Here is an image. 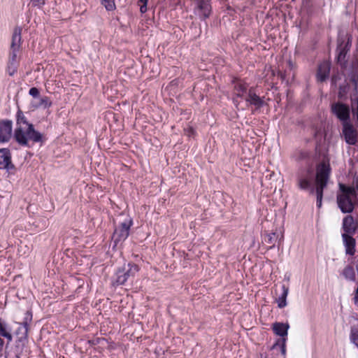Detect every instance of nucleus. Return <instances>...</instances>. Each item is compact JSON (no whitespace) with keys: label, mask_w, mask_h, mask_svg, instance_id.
<instances>
[{"label":"nucleus","mask_w":358,"mask_h":358,"mask_svg":"<svg viewBox=\"0 0 358 358\" xmlns=\"http://www.w3.org/2000/svg\"><path fill=\"white\" fill-rule=\"evenodd\" d=\"M331 169L329 163L322 162L317 166L315 175V188L311 187V180L313 176L312 168L301 170L297 175V185L301 189H310V193L315 191L317 206L321 208L323 191L327 187L330 178Z\"/></svg>","instance_id":"f257e3e1"},{"label":"nucleus","mask_w":358,"mask_h":358,"mask_svg":"<svg viewBox=\"0 0 358 358\" xmlns=\"http://www.w3.org/2000/svg\"><path fill=\"white\" fill-rule=\"evenodd\" d=\"M32 320V314L31 311H27L22 326L19 327L17 334H21L18 338L15 345L9 346L10 343H7L6 345V358H20L22 353V350L27 339L29 325Z\"/></svg>","instance_id":"f03ea898"},{"label":"nucleus","mask_w":358,"mask_h":358,"mask_svg":"<svg viewBox=\"0 0 358 358\" xmlns=\"http://www.w3.org/2000/svg\"><path fill=\"white\" fill-rule=\"evenodd\" d=\"M14 138L20 145L28 147H29V141L33 143H43L44 141L43 135L35 130L33 124H29L27 127H16L14 131Z\"/></svg>","instance_id":"7ed1b4c3"},{"label":"nucleus","mask_w":358,"mask_h":358,"mask_svg":"<svg viewBox=\"0 0 358 358\" xmlns=\"http://www.w3.org/2000/svg\"><path fill=\"white\" fill-rule=\"evenodd\" d=\"M338 191L336 195V202L338 208L343 213H350L355 208L351 196H354V190L343 183H338Z\"/></svg>","instance_id":"20e7f679"},{"label":"nucleus","mask_w":358,"mask_h":358,"mask_svg":"<svg viewBox=\"0 0 358 358\" xmlns=\"http://www.w3.org/2000/svg\"><path fill=\"white\" fill-rule=\"evenodd\" d=\"M289 327V326L288 324L281 322H275L273 324V332L282 338L277 341V342L272 346V349L275 350L279 348L284 357L286 355V338L285 337L287 335Z\"/></svg>","instance_id":"39448f33"},{"label":"nucleus","mask_w":358,"mask_h":358,"mask_svg":"<svg viewBox=\"0 0 358 358\" xmlns=\"http://www.w3.org/2000/svg\"><path fill=\"white\" fill-rule=\"evenodd\" d=\"M138 270L139 268L138 265L130 263L127 264V268L124 266L123 268H119L116 272V278L113 281V285H124L130 277L134 276Z\"/></svg>","instance_id":"423d86ee"},{"label":"nucleus","mask_w":358,"mask_h":358,"mask_svg":"<svg viewBox=\"0 0 358 358\" xmlns=\"http://www.w3.org/2000/svg\"><path fill=\"white\" fill-rule=\"evenodd\" d=\"M331 110L332 113L343 122V124L349 122L350 108L348 105L341 102L334 103L331 104Z\"/></svg>","instance_id":"0eeeda50"},{"label":"nucleus","mask_w":358,"mask_h":358,"mask_svg":"<svg viewBox=\"0 0 358 358\" xmlns=\"http://www.w3.org/2000/svg\"><path fill=\"white\" fill-rule=\"evenodd\" d=\"M132 224L131 220L123 222L114 231L113 239L117 245L119 242L124 241L129 234L130 227Z\"/></svg>","instance_id":"6e6552de"},{"label":"nucleus","mask_w":358,"mask_h":358,"mask_svg":"<svg viewBox=\"0 0 358 358\" xmlns=\"http://www.w3.org/2000/svg\"><path fill=\"white\" fill-rule=\"evenodd\" d=\"M343 134L348 144L355 145L357 143V131L350 122L343 124Z\"/></svg>","instance_id":"1a4fd4ad"},{"label":"nucleus","mask_w":358,"mask_h":358,"mask_svg":"<svg viewBox=\"0 0 358 358\" xmlns=\"http://www.w3.org/2000/svg\"><path fill=\"white\" fill-rule=\"evenodd\" d=\"M13 123L11 120L0 121V143L8 142L12 136Z\"/></svg>","instance_id":"9d476101"},{"label":"nucleus","mask_w":358,"mask_h":358,"mask_svg":"<svg viewBox=\"0 0 358 358\" xmlns=\"http://www.w3.org/2000/svg\"><path fill=\"white\" fill-rule=\"evenodd\" d=\"M0 169H6L13 173L15 169L14 165L11 162V155L10 150L7 148L0 149Z\"/></svg>","instance_id":"9b49d317"},{"label":"nucleus","mask_w":358,"mask_h":358,"mask_svg":"<svg viewBox=\"0 0 358 358\" xmlns=\"http://www.w3.org/2000/svg\"><path fill=\"white\" fill-rule=\"evenodd\" d=\"M22 27H16L13 33L12 41L10 44V52L17 53L22 45Z\"/></svg>","instance_id":"f8f14e48"},{"label":"nucleus","mask_w":358,"mask_h":358,"mask_svg":"<svg viewBox=\"0 0 358 358\" xmlns=\"http://www.w3.org/2000/svg\"><path fill=\"white\" fill-rule=\"evenodd\" d=\"M351 81L355 85V92L350 96L351 99V108L354 117H357L358 120V75H353L351 78Z\"/></svg>","instance_id":"ddd939ff"},{"label":"nucleus","mask_w":358,"mask_h":358,"mask_svg":"<svg viewBox=\"0 0 358 358\" xmlns=\"http://www.w3.org/2000/svg\"><path fill=\"white\" fill-rule=\"evenodd\" d=\"M282 239H283L282 234H281L280 236L279 234H276L275 232H271V233L266 232L264 234L263 243L264 244L267 245L268 249H271L275 247V243L277 242L278 243V247H279Z\"/></svg>","instance_id":"4468645a"},{"label":"nucleus","mask_w":358,"mask_h":358,"mask_svg":"<svg viewBox=\"0 0 358 358\" xmlns=\"http://www.w3.org/2000/svg\"><path fill=\"white\" fill-rule=\"evenodd\" d=\"M352 234H343L342 237L345 247V252L350 255H354L355 253L356 241L352 237Z\"/></svg>","instance_id":"2eb2a0df"},{"label":"nucleus","mask_w":358,"mask_h":358,"mask_svg":"<svg viewBox=\"0 0 358 358\" xmlns=\"http://www.w3.org/2000/svg\"><path fill=\"white\" fill-rule=\"evenodd\" d=\"M197 8L199 15L203 19H206L210 15L211 7L208 1L206 0H196Z\"/></svg>","instance_id":"dca6fc26"},{"label":"nucleus","mask_w":358,"mask_h":358,"mask_svg":"<svg viewBox=\"0 0 358 358\" xmlns=\"http://www.w3.org/2000/svg\"><path fill=\"white\" fill-rule=\"evenodd\" d=\"M357 224L355 222L354 218L352 215H347L344 217L343 221V229L345 231L344 234H354L357 229Z\"/></svg>","instance_id":"f3484780"},{"label":"nucleus","mask_w":358,"mask_h":358,"mask_svg":"<svg viewBox=\"0 0 358 358\" xmlns=\"http://www.w3.org/2000/svg\"><path fill=\"white\" fill-rule=\"evenodd\" d=\"M331 69L330 63L328 62H323L318 67L317 77L320 82L324 81L329 75Z\"/></svg>","instance_id":"a211bd4d"},{"label":"nucleus","mask_w":358,"mask_h":358,"mask_svg":"<svg viewBox=\"0 0 358 358\" xmlns=\"http://www.w3.org/2000/svg\"><path fill=\"white\" fill-rule=\"evenodd\" d=\"M245 100L251 105H254L257 108H261L264 104L262 99L257 96L252 89L249 90Z\"/></svg>","instance_id":"6ab92c4d"},{"label":"nucleus","mask_w":358,"mask_h":358,"mask_svg":"<svg viewBox=\"0 0 358 358\" xmlns=\"http://www.w3.org/2000/svg\"><path fill=\"white\" fill-rule=\"evenodd\" d=\"M18 62L17 60V54L10 52V57L7 66V71L10 76H13L17 70Z\"/></svg>","instance_id":"aec40b11"},{"label":"nucleus","mask_w":358,"mask_h":358,"mask_svg":"<svg viewBox=\"0 0 358 358\" xmlns=\"http://www.w3.org/2000/svg\"><path fill=\"white\" fill-rule=\"evenodd\" d=\"M289 292V288L285 285H282L281 287V293L278 297L275 299L278 303V306L280 308H282L287 306V296Z\"/></svg>","instance_id":"412c9836"},{"label":"nucleus","mask_w":358,"mask_h":358,"mask_svg":"<svg viewBox=\"0 0 358 358\" xmlns=\"http://www.w3.org/2000/svg\"><path fill=\"white\" fill-rule=\"evenodd\" d=\"M248 86L245 83L241 80H238L234 83V93L238 97H243L247 92Z\"/></svg>","instance_id":"4be33fe9"},{"label":"nucleus","mask_w":358,"mask_h":358,"mask_svg":"<svg viewBox=\"0 0 358 358\" xmlns=\"http://www.w3.org/2000/svg\"><path fill=\"white\" fill-rule=\"evenodd\" d=\"M342 275L346 280L350 281H355L356 279L355 269L351 265H348L343 268Z\"/></svg>","instance_id":"5701e85b"},{"label":"nucleus","mask_w":358,"mask_h":358,"mask_svg":"<svg viewBox=\"0 0 358 358\" xmlns=\"http://www.w3.org/2000/svg\"><path fill=\"white\" fill-rule=\"evenodd\" d=\"M29 124H31L27 122L23 112L21 110H18L17 112V127H27Z\"/></svg>","instance_id":"b1692460"},{"label":"nucleus","mask_w":358,"mask_h":358,"mask_svg":"<svg viewBox=\"0 0 358 358\" xmlns=\"http://www.w3.org/2000/svg\"><path fill=\"white\" fill-rule=\"evenodd\" d=\"M0 336L8 340L7 343H10L13 339L12 334L6 330V325L0 321Z\"/></svg>","instance_id":"393cba45"},{"label":"nucleus","mask_w":358,"mask_h":358,"mask_svg":"<svg viewBox=\"0 0 358 358\" xmlns=\"http://www.w3.org/2000/svg\"><path fill=\"white\" fill-rule=\"evenodd\" d=\"M350 86L348 83L344 84L343 85H340L339 90L338 93V97L339 99H345L346 98V95L349 91Z\"/></svg>","instance_id":"a878e982"},{"label":"nucleus","mask_w":358,"mask_h":358,"mask_svg":"<svg viewBox=\"0 0 358 358\" xmlns=\"http://www.w3.org/2000/svg\"><path fill=\"white\" fill-rule=\"evenodd\" d=\"M348 45H345V46H342L340 45L338 48V62H342L343 60H344L345 55L348 51V49L347 48Z\"/></svg>","instance_id":"bb28decb"},{"label":"nucleus","mask_w":358,"mask_h":358,"mask_svg":"<svg viewBox=\"0 0 358 358\" xmlns=\"http://www.w3.org/2000/svg\"><path fill=\"white\" fill-rule=\"evenodd\" d=\"M350 340L358 348V327L351 328Z\"/></svg>","instance_id":"cd10ccee"},{"label":"nucleus","mask_w":358,"mask_h":358,"mask_svg":"<svg viewBox=\"0 0 358 358\" xmlns=\"http://www.w3.org/2000/svg\"><path fill=\"white\" fill-rule=\"evenodd\" d=\"M52 106V101L48 96H43L40 99V102L37 107L43 106L44 108H48Z\"/></svg>","instance_id":"c85d7f7f"},{"label":"nucleus","mask_w":358,"mask_h":358,"mask_svg":"<svg viewBox=\"0 0 358 358\" xmlns=\"http://www.w3.org/2000/svg\"><path fill=\"white\" fill-rule=\"evenodd\" d=\"M350 189L354 190V196H357V192H358V175L355 174L352 181V185L348 186Z\"/></svg>","instance_id":"c756f323"},{"label":"nucleus","mask_w":358,"mask_h":358,"mask_svg":"<svg viewBox=\"0 0 358 358\" xmlns=\"http://www.w3.org/2000/svg\"><path fill=\"white\" fill-rule=\"evenodd\" d=\"M102 5L107 10H113L115 8L114 0H102Z\"/></svg>","instance_id":"7c9ffc66"},{"label":"nucleus","mask_w":358,"mask_h":358,"mask_svg":"<svg viewBox=\"0 0 358 358\" xmlns=\"http://www.w3.org/2000/svg\"><path fill=\"white\" fill-rule=\"evenodd\" d=\"M138 2L142 3L140 7V11L142 13H145L147 11L148 0H138Z\"/></svg>","instance_id":"2f4dec72"},{"label":"nucleus","mask_w":358,"mask_h":358,"mask_svg":"<svg viewBox=\"0 0 358 358\" xmlns=\"http://www.w3.org/2000/svg\"><path fill=\"white\" fill-rule=\"evenodd\" d=\"M29 94L34 97V98H37L39 96V90H38V88L36 87H31L30 90H29Z\"/></svg>","instance_id":"473e14b6"},{"label":"nucleus","mask_w":358,"mask_h":358,"mask_svg":"<svg viewBox=\"0 0 358 358\" xmlns=\"http://www.w3.org/2000/svg\"><path fill=\"white\" fill-rule=\"evenodd\" d=\"M45 3V0H32L34 6H42Z\"/></svg>","instance_id":"72a5a7b5"},{"label":"nucleus","mask_w":358,"mask_h":358,"mask_svg":"<svg viewBox=\"0 0 358 358\" xmlns=\"http://www.w3.org/2000/svg\"><path fill=\"white\" fill-rule=\"evenodd\" d=\"M355 305L358 307V288L356 289L355 296L353 298Z\"/></svg>","instance_id":"f704fd0d"},{"label":"nucleus","mask_w":358,"mask_h":358,"mask_svg":"<svg viewBox=\"0 0 358 358\" xmlns=\"http://www.w3.org/2000/svg\"><path fill=\"white\" fill-rule=\"evenodd\" d=\"M4 345V341L2 338H0V357L2 355L3 349Z\"/></svg>","instance_id":"c9c22d12"},{"label":"nucleus","mask_w":358,"mask_h":358,"mask_svg":"<svg viewBox=\"0 0 358 358\" xmlns=\"http://www.w3.org/2000/svg\"><path fill=\"white\" fill-rule=\"evenodd\" d=\"M340 79L338 76H334L331 78V82L334 85H336L337 80Z\"/></svg>","instance_id":"e433bc0d"},{"label":"nucleus","mask_w":358,"mask_h":358,"mask_svg":"<svg viewBox=\"0 0 358 358\" xmlns=\"http://www.w3.org/2000/svg\"><path fill=\"white\" fill-rule=\"evenodd\" d=\"M301 158H306L308 156V154L306 152H303L301 153Z\"/></svg>","instance_id":"4c0bfd02"},{"label":"nucleus","mask_w":358,"mask_h":358,"mask_svg":"<svg viewBox=\"0 0 358 358\" xmlns=\"http://www.w3.org/2000/svg\"><path fill=\"white\" fill-rule=\"evenodd\" d=\"M189 132L193 133V129H192V128H190V129H189Z\"/></svg>","instance_id":"58836bf2"},{"label":"nucleus","mask_w":358,"mask_h":358,"mask_svg":"<svg viewBox=\"0 0 358 358\" xmlns=\"http://www.w3.org/2000/svg\"><path fill=\"white\" fill-rule=\"evenodd\" d=\"M357 288H358V285H357Z\"/></svg>","instance_id":"ea45409f"}]
</instances>
